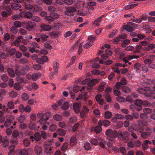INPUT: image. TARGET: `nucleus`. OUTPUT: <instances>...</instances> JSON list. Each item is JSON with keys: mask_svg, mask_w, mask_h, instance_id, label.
Segmentation results:
<instances>
[{"mask_svg": "<svg viewBox=\"0 0 155 155\" xmlns=\"http://www.w3.org/2000/svg\"><path fill=\"white\" fill-rule=\"evenodd\" d=\"M106 134L107 136V138L108 140L114 142L115 140L113 137H116L117 136V132L115 130L109 129L106 130Z\"/></svg>", "mask_w": 155, "mask_h": 155, "instance_id": "nucleus-1", "label": "nucleus"}, {"mask_svg": "<svg viewBox=\"0 0 155 155\" xmlns=\"http://www.w3.org/2000/svg\"><path fill=\"white\" fill-rule=\"evenodd\" d=\"M145 131L139 132L140 133L141 137L143 139H147L148 137L151 135L152 133V131L151 129L149 127H147L145 129Z\"/></svg>", "mask_w": 155, "mask_h": 155, "instance_id": "nucleus-2", "label": "nucleus"}, {"mask_svg": "<svg viewBox=\"0 0 155 155\" xmlns=\"http://www.w3.org/2000/svg\"><path fill=\"white\" fill-rule=\"evenodd\" d=\"M67 9V10L64 12V13L68 16H73L74 15V12H77L76 8L72 7H69Z\"/></svg>", "mask_w": 155, "mask_h": 155, "instance_id": "nucleus-3", "label": "nucleus"}, {"mask_svg": "<svg viewBox=\"0 0 155 155\" xmlns=\"http://www.w3.org/2000/svg\"><path fill=\"white\" fill-rule=\"evenodd\" d=\"M53 147L46 144L45 147L44 152L48 155H51L53 153Z\"/></svg>", "mask_w": 155, "mask_h": 155, "instance_id": "nucleus-4", "label": "nucleus"}, {"mask_svg": "<svg viewBox=\"0 0 155 155\" xmlns=\"http://www.w3.org/2000/svg\"><path fill=\"white\" fill-rule=\"evenodd\" d=\"M20 16L23 18H32L33 15L30 12H22L20 13Z\"/></svg>", "mask_w": 155, "mask_h": 155, "instance_id": "nucleus-5", "label": "nucleus"}, {"mask_svg": "<svg viewBox=\"0 0 155 155\" xmlns=\"http://www.w3.org/2000/svg\"><path fill=\"white\" fill-rule=\"evenodd\" d=\"M48 60L46 56H42L40 58L37 59V62L41 64H43L45 62H47Z\"/></svg>", "mask_w": 155, "mask_h": 155, "instance_id": "nucleus-6", "label": "nucleus"}, {"mask_svg": "<svg viewBox=\"0 0 155 155\" xmlns=\"http://www.w3.org/2000/svg\"><path fill=\"white\" fill-rule=\"evenodd\" d=\"M27 29L29 30H31L35 28L36 26V24L31 21H28L26 24Z\"/></svg>", "mask_w": 155, "mask_h": 155, "instance_id": "nucleus-7", "label": "nucleus"}, {"mask_svg": "<svg viewBox=\"0 0 155 155\" xmlns=\"http://www.w3.org/2000/svg\"><path fill=\"white\" fill-rule=\"evenodd\" d=\"M22 39H23V37L21 36H19L17 37L16 39L13 42L14 45L16 47H19L21 41V40Z\"/></svg>", "mask_w": 155, "mask_h": 155, "instance_id": "nucleus-8", "label": "nucleus"}, {"mask_svg": "<svg viewBox=\"0 0 155 155\" xmlns=\"http://www.w3.org/2000/svg\"><path fill=\"white\" fill-rule=\"evenodd\" d=\"M40 28L42 31H48L51 29V27L50 25L42 24L40 26Z\"/></svg>", "mask_w": 155, "mask_h": 155, "instance_id": "nucleus-9", "label": "nucleus"}, {"mask_svg": "<svg viewBox=\"0 0 155 155\" xmlns=\"http://www.w3.org/2000/svg\"><path fill=\"white\" fill-rule=\"evenodd\" d=\"M34 151L36 154L39 155L42 153V148L41 146L39 145H36L35 147Z\"/></svg>", "mask_w": 155, "mask_h": 155, "instance_id": "nucleus-10", "label": "nucleus"}, {"mask_svg": "<svg viewBox=\"0 0 155 155\" xmlns=\"http://www.w3.org/2000/svg\"><path fill=\"white\" fill-rule=\"evenodd\" d=\"M87 8L88 10H92L93 9V6H94L96 5V3L94 2L89 1L87 2Z\"/></svg>", "mask_w": 155, "mask_h": 155, "instance_id": "nucleus-11", "label": "nucleus"}, {"mask_svg": "<svg viewBox=\"0 0 155 155\" xmlns=\"http://www.w3.org/2000/svg\"><path fill=\"white\" fill-rule=\"evenodd\" d=\"M59 68V64L58 61H55L53 63V69L56 72V74H58V69Z\"/></svg>", "mask_w": 155, "mask_h": 155, "instance_id": "nucleus-12", "label": "nucleus"}, {"mask_svg": "<svg viewBox=\"0 0 155 155\" xmlns=\"http://www.w3.org/2000/svg\"><path fill=\"white\" fill-rule=\"evenodd\" d=\"M138 4H134L133 2L130 3L129 5H127L124 7V9L126 10H128L131 9L135 7Z\"/></svg>", "mask_w": 155, "mask_h": 155, "instance_id": "nucleus-13", "label": "nucleus"}, {"mask_svg": "<svg viewBox=\"0 0 155 155\" xmlns=\"http://www.w3.org/2000/svg\"><path fill=\"white\" fill-rule=\"evenodd\" d=\"M7 71L11 77L14 78L15 77V72L12 69L10 68H7Z\"/></svg>", "mask_w": 155, "mask_h": 155, "instance_id": "nucleus-14", "label": "nucleus"}, {"mask_svg": "<svg viewBox=\"0 0 155 155\" xmlns=\"http://www.w3.org/2000/svg\"><path fill=\"white\" fill-rule=\"evenodd\" d=\"M123 28L124 30L129 32L133 31H134L133 28L131 27V25H128V23L127 24V25H124Z\"/></svg>", "mask_w": 155, "mask_h": 155, "instance_id": "nucleus-15", "label": "nucleus"}, {"mask_svg": "<svg viewBox=\"0 0 155 155\" xmlns=\"http://www.w3.org/2000/svg\"><path fill=\"white\" fill-rule=\"evenodd\" d=\"M91 130L93 131L94 130L95 131L97 134L100 133L102 130V128L101 127L96 126L95 127H93L91 128Z\"/></svg>", "mask_w": 155, "mask_h": 155, "instance_id": "nucleus-16", "label": "nucleus"}, {"mask_svg": "<svg viewBox=\"0 0 155 155\" xmlns=\"http://www.w3.org/2000/svg\"><path fill=\"white\" fill-rule=\"evenodd\" d=\"M104 16V15H102L100 17L96 19L95 21L93 23V25L95 27H96L99 25V24L101 21V20L103 17Z\"/></svg>", "mask_w": 155, "mask_h": 155, "instance_id": "nucleus-17", "label": "nucleus"}, {"mask_svg": "<svg viewBox=\"0 0 155 155\" xmlns=\"http://www.w3.org/2000/svg\"><path fill=\"white\" fill-rule=\"evenodd\" d=\"M149 90L150 88L149 87H146L145 89L142 87H139L137 88V91L140 94H145L146 93V90Z\"/></svg>", "mask_w": 155, "mask_h": 155, "instance_id": "nucleus-18", "label": "nucleus"}, {"mask_svg": "<svg viewBox=\"0 0 155 155\" xmlns=\"http://www.w3.org/2000/svg\"><path fill=\"white\" fill-rule=\"evenodd\" d=\"M137 123L138 126L140 127L146 126L147 125V123L146 122L140 120H138Z\"/></svg>", "mask_w": 155, "mask_h": 155, "instance_id": "nucleus-19", "label": "nucleus"}, {"mask_svg": "<svg viewBox=\"0 0 155 155\" xmlns=\"http://www.w3.org/2000/svg\"><path fill=\"white\" fill-rule=\"evenodd\" d=\"M73 108L74 111L77 113H78L80 111L79 104L76 103L74 104Z\"/></svg>", "mask_w": 155, "mask_h": 155, "instance_id": "nucleus-20", "label": "nucleus"}, {"mask_svg": "<svg viewBox=\"0 0 155 155\" xmlns=\"http://www.w3.org/2000/svg\"><path fill=\"white\" fill-rule=\"evenodd\" d=\"M11 7L13 9L17 10L21 7V5L17 3H14L11 4Z\"/></svg>", "mask_w": 155, "mask_h": 155, "instance_id": "nucleus-21", "label": "nucleus"}, {"mask_svg": "<svg viewBox=\"0 0 155 155\" xmlns=\"http://www.w3.org/2000/svg\"><path fill=\"white\" fill-rule=\"evenodd\" d=\"M52 18V21H54L55 19L59 18V15L57 13L55 12H51L50 14Z\"/></svg>", "mask_w": 155, "mask_h": 155, "instance_id": "nucleus-22", "label": "nucleus"}, {"mask_svg": "<svg viewBox=\"0 0 155 155\" xmlns=\"http://www.w3.org/2000/svg\"><path fill=\"white\" fill-rule=\"evenodd\" d=\"M41 77V74L39 73L33 74L32 76V79L35 81L37 80Z\"/></svg>", "mask_w": 155, "mask_h": 155, "instance_id": "nucleus-23", "label": "nucleus"}, {"mask_svg": "<svg viewBox=\"0 0 155 155\" xmlns=\"http://www.w3.org/2000/svg\"><path fill=\"white\" fill-rule=\"evenodd\" d=\"M23 144L25 147H28L30 144V142L29 139L25 138L24 139L23 141Z\"/></svg>", "mask_w": 155, "mask_h": 155, "instance_id": "nucleus-24", "label": "nucleus"}, {"mask_svg": "<svg viewBox=\"0 0 155 155\" xmlns=\"http://www.w3.org/2000/svg\"><path fill=\"white\" fill-rule=\"evenodd\" d=\"M53 118L55 120L59 121L62 119V116L60 114H56L53 117Z\"/></svg>", "mask_w": 155, "mask_h": 155, "instance_id": "nucleus-25", "label": "nucleus"}, {"mask_svg": "<svg viewBox=\"0 0 155 155\" xmlns=\"http://www.w3.org/2000/svg\"><path fill=\"white\" fill-rule=\"evenodd\" d=\"M35 136V140L38 141L41 139V134L39 132H36L34 134Z\"/></svg>", "mask_w": 155, "mask_h": 155, "instance_id": "nucleus-26", "label": "nucleus"}, {"mask_svg": "<svg viewBox=\"0 0 155 155\" xmlns=\"http://www.w3.org/2000/svg\"><path fill=\"white\" fill-rule=\"evenodd\" d=\"M70 144L71 146H73L77 143L76 138L74 136H73L71 138L70 140Z\"/></svg>", "mask_w": 155, "mask_h": 155, "instance_id": "nucleus-27", "label": "nucleus"}, {"mask_svg": "<svg viewBox=\"0 0 155 155\" xmlns=\"http://www.w3.org/2000/svg\"><path fill=\"white\" fill-rule=\"evenodd\" d=\"M99 143V145L102 148H105V146L104 143H105V141L103 139L100 138L98 139Z\"/></svg>", "mask_w": 155, "mask_h": 155, "instance_id": "nucleus-28", "label": "nucleus"}, {"mask_svg": "<svg viewBox=\"0 0 155 155\" xmlns=\"http://www.w3.org/2000/svg\"><path fill=\"white\" fill-rule=\"evenodd\" d=\"M7 106L9 109H13L15 108L14 102L12 100L8 102Z\"/></svg>", "mask_w": 155, "mask_h": 155, "instance_id": "nucleus-29", "label": "nucleus"}, {"mask_svg": "<svg viewBox=\"0 0 155 155\" xmlns=\"http://www.w3.org/2000/svg\"><path fill=\"white\" fill-rule=\"evenodd\" d=\"M99 80L97 79H94L91 80L88 83V85L90 87H92L94 86L96 83H98Z\"/></svg>", "mask_w": 155, "mask_h": 155, "instance_id": "nucleus-30", "label": "nucleus"}, {"mask_svg": "<svg viewBox=\"0 0 155 155\" xmlns=\"http://www.w3.org/2000/svg\"><path fill=\"white\" fill-rule=\"evenodd\" d=\"M106 83L105 82H102L98 87V90L100 91H103L104 89V86L106 85Z\"/></svg>", "mask_w": 155, "mask_h": 155, "instance_id": "nucleus-31", "label": "nucleus"}, {"mask_svg": "<svg viewBox=\"0 0 155 155\" xmlns=\"http://www.w3.org/2000/svg\"><path fill=\"white\" fill-rule=\"evenodd\" d=\"M60 33L59 31H55L50 33L51 36L52 38H57L60 35Z\"/></svg>", "mask_w": 155, "mask_h": 155, "instance_id": "nucleus-32", "label": "nucleus"}, {"mask_svg": "<svg viewBox=\"0 0 155 155\" xmlns=\"http://www.w3.org/2000/svg\"><path fill=\"white\" fill-rule=\"evenodd\" d=\"M16 75L17 76L16 78V81L18 82V83L21 84L24 82V80L23 77H21L19 74Z\"/></svg>", "mask_w": 155, "mask_h": 155, "instance_id": "nucleus-33", "label": "nucleus"}, {"mask_svg": "<svg viewBox=\"0 0 155 155\" xmlns=\"http://www.w3.org/2000/svg\"><path fill=\"white\" fill-rule=\"evenodd\" d=\"M93 42L92 41H90L87 42L84 46L83 47L86 49H88L93 44Z\"/></svg>", "mask_w": 155, "mask_h": 155, "instance_id": "nucleus-34", "label": "nucleus"}, {"mask_svg": "<svg viewBox=\"0 0 155 155\" xmlns=\"http://www.w3.org/2000/svg\"><path fill=\"white\" fill-rule=\"evenodd\" d=\"M121 89L122 91L125 93H128L131 91V90L130 88L126 86L122 87Z\"/></svg>", "mask_w": 155, "mask_h": 155, "instance_id": "nucleus-35", "label": "nucleus"}, {"mask_svg": "<svg viewBox=\"0 0 155 155\" xmlns=\"http://www.w3.org/2000/svg\"><path fill=\"white\" fill-rule=\"evenodd\" d=\"M18 120L19 122L22 124L25 120V117L24 115H21L18 118Z\"/></svg>", "mask_w": 155, "mask_h": 155, "instance_id": "nucleus-36", "label": "nucleus"}, {"mask_svg": "<svg viewBox=\"0 0 155 155\" xmlns=\"http://www.w3.org/2000/svg\"><path fill=\"white\" fill-rule=\"evenodd\" d=\"M112 114L110 111H107L105 112L104 116L106 119H110L112 117Z\"/></svg>", "mask_w": 155, "mask_h": 155, "instance_id": "nucleus-37", "label": "nucleus"}, {"mask_svg": "<svg viewBox=\"0 0 155 155\" xmlns=\"http://www.w3.org/2000/svg\"><path fill=\"white\" fill-rule=\"evenodd\" d=\"M57 131L58 133V134L60 136H64L66 134L65 131L62 129H57Z\"/></svg>", "mask_w": 155, "mask_h": 155, "instance_id": "nucleus-38", "label": "nucleus"}, {"mask_svg": "<svg viewBox=\"0 0 155 155\" xmlns=\"http://www.w3.org/2000/svg\"><path fill=\"white\" fill-rule=\"evenodd\" d=\"M9 95L11 98H15L17 96L18 93L13 91H12L10 92Z\"/></svg>", "mask_w": 155, "mask_h": 155, "instance_id": "nucleus-39", "label": "nucleus"}, {"mask_svg": "<svg viewBox=\"0 0 155 155\" xmlns=\"http://www.w3.org/2000/svg\"><path fill=\"white\" fill-rule=\"evenodd\" d=\"M69 107V103L68 102H65L61 106V108L63 110L68 109Z\"/></svg>", "mask_w": 155, "mask_h": 155, "instance_id": "nucleus-40", "label": "nucleus"}, {"mask_svg": "<svg viewBox=\"0 0 155 155\" xmlns=\"http://www.w3.org/2000/svg\"><path fill=\"white\" fill-rule=\"evenodd\" d=\"M2 143V146L4 147H7L9 144V142L8 140L5 138H4Z\"/></svg>", "mask_w": 155, "mask_h": 155, "instance_id": "nucleus-41", "label": "nucleus"}, {"mask_svg": "<svg viewBox=\"0 0 155 155\" xmlns=\"http://www.w3.org/2000/svg\"><path fill=\"white\" fill-rule=\"evenodd\" d=\"M143 113H144L146 114H149L152 113V110L150 108H145L143 109Z\"/></svg>", "mask_w": 155, "mask_h": 155, "instance_id": "nucleus-42", "label": "nucleus"}, {"mask_svg": "<svg viewBox=\"0 0 155 155\" xmlns=\"http://www.w3.org/2000/svg\"><path fill=\"white\" fill-rule=\"evenodd\" d=\"M12 121L9 119H7L4 123V126L6 127H9L11 125Z\"/></svg>", "mask_w": 155, "mask_h": 155, "instance_id": "nucleus-43", "label": "nucleus"}, {"mask_svg": "<svg viewBox=\"0 0 155 155\" xmlns=\"http://www.w3.org/2000/svg\"><path fill=\"white\" fill-rule=\"evenodd\" d=\"M20 83H15L13 86L14 88L17 90H20L21 88V87L20 85Z\"/></svg>", "mask_w": 155, "mask_h": 155, "instance_id": "nucleus-44", "label": "nucleus"}, {"mask_svg": "<svg viewBox=\"0 0 155 155\" xmlns=\"http://www.w3.org/2000/svg\"><path fill=\"white\" fill-rule=\"evenodd\" d=\"M28 126L30 129L34 130L36 128V124L34 122H31L29 124Z\"/></svg>", "mask_w": 155, "mask_h": 155, "instance_id": "nucleus-45", "label": "nucleus"}, {"mask_svg": "<svg viewBox=\"0 0 155 155\" xmlns=\"http://www.w3.org/2000/svg\"><path fill=\"white\" fill-rule=\"evenodd\" d=\"M134 102L136 105L139 107L140 106L142 105V103H143L142 101L139 99L136 100Z\"/></svg>", "mask_w": 155, "mask_h": 155, "instance_id": "nucleus-46", "label": "nucleus"}, {"mask_svg": "<svg viewBox=\"0 0 155 155\" xmlns=\"http://www.w3.org/2000/svg\"><path fill=\"white\" fill-rule=\"evenodd\" d=\"M77 121L76 117L75 116H72L69 119V121L71 123H74Z\"/></svg>", "mask_w": 155, "mask_h": 155, "instance_id": "nucleus-47", "label": "nucleus"}, {"mask_svg": "<svg viewBox=\"0 0 155 155\" xmlns=\"http://www.w3.org/2000/svg\"><path fill=\"white\" fill-rule=\"evenodd\" d=\"M57 128V126L55 124H52L49 127V130L52 132L55 131Z\"/></svg>", "mask_w": 155, "mask_h": 155, "instance_id": "nucleus-48", "label": "nucleus"}, {"mask_svg": "<svg viewBox=\"0 0 155 155\" xmlns=\"http://www.w3.org/2000/svg\"><path fill=\"white\" fill-rule=\"evenodd\" d=\"M22 99L24 101H27L29 99V96L28 94L25 93H23L21 95Z\"/></svg>", "mask_w": 155, "mask_h": 155, "instance_id": "nucleus-49", "label": "nucleus"}, {"mask_svg": "<svg viewBox=\"0 0 155 155\" xmlns=\"http://www.w3.org/2000/svg\"><path fill=\"white\" fill-rule=\"evenodd\" d=\"M49 37L48 35H42L41 37V41L44 42L47 41V38Z\"/></svg>", "mask_w": 155, "mask_h": 155, "instance_id": "nucleus-50", "label": "nucleus"}, {"mask_svg": "<svg viewBox=\"0 0 155 155\" xmlns=\"http://www.w3.org/2000/svg\"><path fill=\"white\" fill-rule=\"evenodd\" d=\"M142 48V46L141 45H138L135 48V50L134 51V53H138L140 52V50Z\"/></svg>", "mask_w": 155, "mask_h": 155, "instance_id": "nucleus-51", "label": "nucleus"}, {"mask_svg": "<svg viewBox=\"0 0 155 155\" xmlns=\"http://www.w3.org/2000/svg\"><path fill=\"white\" fill-rule=\"evenodd\" d=\"M99 140H97L95 139H92L90 141L91 143L93 145L96 146L97 145L98 143Z\"/></svg>", "mask_w": 155, "mask_h": 155, "instance_id": "nucleus-52", "label": "nucleus"}, {"mask_svg": "<svg viewBox=\"0 0 155 155\" xmlns=\"http://www.w3.org/2000/svg\"><path fill=\"white\" fill-rule=\"evenodd\" d=\"M116 99L117 101L121 103L124 102L125 100V98L122 97H117Z\"/></svg>", "mask_w": 155, "mask_h": 155, "instance_id": "nucleus-53", "label": "nucleus"}, {"mask_svg": "<svg viewBox=\"0 0 155 155\" xmlns=\"http://www.w3.org/2000/svg\"><path fill=\"white\" fill-rule=\"evenodd\" d=\"M117 31L116 30H114L113 31L111 32L109 35V36L110 38H113L117 34Z\"/></svg>", "mask_w": 155, "mask_h": 155, "instance_id": "nucleus-54", "label": "nucleus"}, {"mask_svg": "<svg viewBox=\"0 0 155 155\" xmlns=\"http://www.w3.org/2000/svg\"><path fill=\"white\" fill-rule=\"evenodd\" d=\"M115 116L116 117V118L119 120H122L124 118V116L120 114H116Z\"/></svg>", "mask_w": 155, "mask_h": 155, "instance_id": "nucleus-55", "label": "nucleus"}, {"mask_svg": "<svg viewBox=\"0 0 155 155\" xmlns=\"http://www.w3.org/2000/svg\"><path fill=\"white\" fill-rule=\"evenodd\" d=\"M128 25H131V27L135 29H138L139 28V26L137 24L132 22H128Z\"/></svg>", "mask_w": 155, "mask_h": 155, "instance_id": "nucleus-56", "label": "nucleus"}, {"mask_svg": "<svg viewBox=\"0 0 155 155\" xmlns=\"http://www.w3.org/2000/svg\"><path fill=\"white\" fill-rule=\"evenodd\" d=\"M20 153L21 155H28V151L25 149L21 150L20 152Z\"/></svg>", "mask_w": 155, "mask_h": 155, "instance_id": "nucleus-57", "label": "nucleus"}, {"mask_svg": "<svg viewBox=\"0 0 155 155\" xmlns=\"http://www.w3.org/2000/svg\"><path fill=\"white\" fill-rule=\"evenodd\" d=\"M125 119L127 120H132L133 119V117L132 115L130 114H127L125 116Z\"/></svg>", "mask_w": 155, "mask_h": 155, "instance_id": "nucleus-58", "label": "nucleus"}, {"mask_svg": "<svg viewBox=\"0 0 155 155\" xmlns=\"http://www.w3.org/2000/svg\"><path fill=\"white\" fill-rule=\"evenodd\" d=\"M1 79L2 80L5 82H7L8 80V77L6 75L4 74L2 75Z\"/></svg>", "mask_w": 155, "mask_h": 155, "instance_id": "nucleus-59", "label": "nucleus"}, {"mask_svg": "<svg viewBox=\"0 0 155 155\" xmlns=\"http://www.w3.org/2000/svg\"><path fill=\"white\" fill-rule=\"evenodd\" d=\"M134 47L132 45H129L126 47L125 48V50L127 51H131L134 50Z\"/></svg>", "mask_w": 155, "mask_h": 155, "instance_id": "nucleus-60", "label": "nucleus"}, {"mask_svg": "<svg viewBox=\"0 0 155 155\" xmlns=\"http://www.w3.org/2000/svg\"><path fill=\"white\" fill-rule=\"evenodd\" d=\"M48 9L50 12H55L57 10L56 8L51 5L49 6Z\"/></svg>", "mask_w": 155, "mask_h": 155, "instance_id": "nucleus-61", "label": "nucleus"}, {"mask_svg": "<svg viewBox=\"0 0 155 155\" xmlns=\"http://www.w3.org/2000/svg\"><path fill=\"white\" fill-rule=\"evenodd\" d=\"M11 31L13 34H16L18 32V30L15 27L12 26L10 28Z\"/></svg>", "mask_w": 155, "mask_h": 155, "instance_id": "nucleus-62", "label": "nucleus"}, {"mask_svg": "<svg viewBox=\"0 0 155 155\" xmlns=\"http://www.w3.org/2000/svg\"><path fill=\"white\" fill-rule=\"evenodd\" d=\"M140 117L142 120H145L147 118L148 116L147 114L144 113H141L140 114Z\"/></svg>", "mask_w": 155, "mask_h": 155, "instance_id": "nucleus-63", "label": "nucleus"}, {"mask_svg": "<svg viewBox=\"0 0 155 155\" xmlns=\"http://www.w3.org/2000/svg\"><path fill=\"white\" fill-rule=\"evenodd\" d=\"M14 25L16 28L20 27L21 26V23L19 21H16L14 23Z\"/></svg>", "mask_w": 155, "mask_h": 155, "instance_id": "nucleus-64", "label": "nucleus"}]
</instances>
